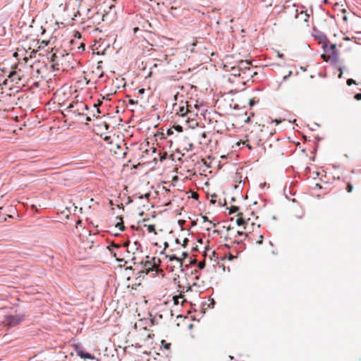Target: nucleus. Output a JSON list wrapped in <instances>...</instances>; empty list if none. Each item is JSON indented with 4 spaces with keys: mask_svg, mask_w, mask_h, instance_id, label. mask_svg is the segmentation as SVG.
<instances>
[{
    "mask_svg": "<svg viewBox=\"0 0 361 361\" xmlns=\"http://www.w3.org/2000/svg\"><path fill=\"white\" fill-rule=\"evenodd\" d=\"M198 272H190V278L192 280V283H185V281H181L180 279V276H178L177 278H174L173 281L178 286V291L185 292L188 291L190 289L191 286H197L199 288H205L207 284L206 281L202 279L200 275H197Z\"/></svg>",
    "mask_w": 361,
    "mask_h": 361,
    "instance_id": "1",
    "label": "nucleus"
},
{
    "mask_svg": "<svg viewBox=\"0 0 361 361\" xmlns=\"http://www.w3.org/2000/svg\"><path fill=\"white\" fill-rule=\"evenodd\" d=\"M72 58V55L66 53L65 50H56L50 56V61L53 63L52 66H63L66 61Z\"/></svg>",
    "mask_w": 361,
    "mask_h": 361,
    "instance_id": "2",
    "label": "nucleus"
},
{
    "mask_svg": "<svg viewBox=\"0 0 361 361\" xmlns=\"http://www.w3.org/2000/svg\"><path fill=\"white\" fill-rule=\"evenodd\" d=\"M149 272H131L130 276H127L128 286H137L142 283L145 279L143 274H147Z\"/></svg>",
    "mask_w": 361,
    "mask_h": 361,
    "instance_id": "3",
    "label": "nucleus"
},
{
    "mask_svg": "<svg viewBox=\"0 0 361 361\" xmlns=\"http://www.w3.org/2000/svg\"><path fill=\"white\" fill-rule=\"evenodd\" d=\"M23 319L24 316L23 314L10 315L5 317L3 323L4 326L11 328L20 324Z\"/></svg>",
    "mask_w": 361,
    "mask_h": 361,
    "instance_id": "4",
    "label": "nucleus"
},
{
    "mask_svg": "<svg viewBox=\"0 0 361 361\" xmlns=\"http://www.w3.org/2000/svg\"><path fill=\"white\" fill-rule=\"evenodd\" d=\"M148 321L147 319H140L137 322L134 324L135 330L140 331L141 330L147 331V324Z\"/></svg>",
    "mask_w": 361,
    "mask_h": 361,
    "instance_id": "5",
    "label": "nucleus"
},
{
    "mask_svg": "<svg viewBox=\"0 0 361 361\" xmlns=\"http://www.w3.org/2000/svg\"><path fill=\"white\" fill-rule=\"evenodd\" d=\"M77 355L81 358L94 360V356L88 353H85L81 349L76 350Z\"/></svg>",
    "mask_w": 361,
    "mask_h": 361,
    "instance_id": "6",
    "label": "nucleus"
},
{
    "mask_svg": "<svg viewBox=\"0 0 361 361\" xmlns=\"http://www.w3.org/2000/svg\"><path fill=\"white\" fill-rule=\"evenodd\" d=\"M183 292H180L179 295H175L173 297V303L175 305H178L180 303L179 300H181L180 304L183 305L186 300L184 298V295L182 294Z\"/></svg>",
    "mask_w": 361,
    "mask_h": 361,
    "instance_id": "7",
    "label": "nucleus"
},
{
    "mask_svg": "<svg viewBox=\"0 0 361 361\" xmlns=\"http://www.w3.org/2000/svg\"><path fill=\"white\" fill-rule=\"evenodd\" d=\"M177 111V114L180 115L181 117H185L190 112L188 109H185V106H178V109H176Z\"/></svg>",
    "mask_w": 361,
    "mask_h": 361,
    "instance_id": "8",
    "label": "nucleus"
},
{
    "mask_svg": "<svg viewBox=\"0 0 361 361\" xmlns=\"http://www.w3.org/2000/svg\"><path fill=\"white\" fill-rule=\"evenodd\" d=\"M102 102H98V103L94 104L93 105V108L96 110L97 114H100V110L99 109V106H101Z\"/></svg>",
    "mask_w": 361,
    "mask_h": 361,
    "instance_id": "9",
    "label": "nucleus"
},
{
    "mask_svg": "<svg viewBox=\"0 0 361 361\" xmlns=\"http://www.w3.org/2000/svg\"><path fill=\"white\" fill-rule=\"evenodd\" d=\"M238 209H239L238 207H237V206H231V208H230L229 213L230 214H233V213L236 212L237 211H238Z\"/></svg>",
    "mask_w": 361,
    "mask_h": 361,
    "instance_id": "10",
    "label": "nucleus"
},
{
    "mask_svg": "<svg viewBox=\"0 0 361 361\" xmlns=\"http://www.w3.org/2000/svg\"><path fill=\"white\" fill-rule=\"evenodd\" d=\"M147 231H148L149 233H151V232H154V233H156V232H155V226H154V225H152V224H151V225H148V226H147Z\"/></svg>",
    "mask_w": 361,
    "mask_h": 361,
    "instance_id": "11",
    "label": "nucleus"
},
{
    "mask_svg": "<svg viewBox=\"0 0 361 361\" xmlns=\"http://www.w3.org/2000/svg\"><path fill=\"white\" fill-rule=\"evenodd\" d=\"M245 223V221L244 219L242 218V217H240V218H238L236 219V224L238 225V226H241V225H243Z\"/></svg>",
    "mask_w": 361,
    "mask_h": 361,
    "instance_id": "12",
    "label": "nucleus"
},
{
    "mask_svg": "<svg viewBox=\"0 0 361 361\" xmlns=\"http://www.w3.org/2000/svg\"><path fill=\"white\" fill-rule=\"evenodd\" d=\"M116 226L118 227L120 231H123L125 228L123 223L122 221L121 223H117Z\"/></svg>",
    "mask_w": 361,
    "mask_h": 361,
    "instance_id": "13",
    "label": "nucleus"
},
{
    "mask_svg": "<svg viewBox=\"0 0 361 361\" xmlns=\"http://www.w3.org/2000/svg\"><path fill=\"white\" fill-rule=\"evenodd\" d=\"M353 84H355V81L353 79L350 78L347 80L348 85L350 86V85H352Z\"/></svg>",
    "mask_w": 361,
    "mask_h": 361,
    "instance_id": "14",
    "label": "nucleus"
},
{
    "mask_svg": "<svg viewBox=\"0 0 361 361\" xmlns=\"http://www.w3.org/2000/svg\"><path fill=\"white\" fill-rule=\"evenodd\" d=\"M353 189V185H351L350 183H348V185H347V190H348V192H352Z\"/></svg>",
    "mask_w": 361,
    "mask_h": 361,
    "instance_id": "15",
    "label": "nucleus"
},
{
    "mask_svg": "<svg viewBox=\"0 0 361 361\" xmlns=\"http://www.w3.org/2000/svg\"><path fill=\"white\" fill-rule=\"evenodd\" d=\"M330 49L331 50V53L334 54L336 52V45L335 44H331Z\"/></svg>",
    "mask_w": 361,
    "mask_h": 361,
    "instance_id": "16",
    "label": "nucleus"
},
{
    "mask_svg": "<svg viewBox=\"0 0 361 361\" xmlns=\"http://www.w3.org/2000/svg\"><path fill=\"white\" fill-rule=\"evenodd\" d=\"M355 99L356 100H361V93H357L355 95Z\"/></svg>",
    "mask_w": 361,
    "mask_h": 361,
    "instance_id": "17",
    "label": "nucleus"
},
{
    "mask_svg": "<svg viewBox=\"0 0 361 361\" xmlns=\"http://www.w3.org/2000/svg\"><path fill=\"white\" fill-rule=\"evenodd\" d=\"M249 64L250 63L248 62H247V61H245V62L243 61V62L240 63V67L246 68V67L244 66V65H249Z\"/></svg>",
    "mask_w": 361,
    "mask_h": 361,
    "instance_id": "18",
    "label": "nucleus"
},
{
    "mask_svg": "<svg viewBox=\"0 0 361 361\" xmlns=\"http://www.w3.org/2000/svg\"><path fill=\"white\" fill-rule=\"evenodd\" d=\"M188 242V238H185V239H184V240H183V243L182 246H183V247H186V245H187Z\"/></svg>",
    "mask_w": 361,
    "mask_h": 361,
    "instance_id": "19",
    "label": "nucleus"
},
{
    "mask_svg": "<svg viewBox=\"0 0 361 361\" xmlns=\"http://www.w3.org/2000/svg\"><path fill=\"white\" fill-rule=\"evenodd\" d=\"M262 240H263V236L262 235H259V240H257V243L259 244H262Z\"/></svg>",
    "mask_w": 361,
    "mask_h": 361,
    "instance_id": "20",
    "label": "nucleus"
},
{
    "mask_svg": "<svg viewBox=\"0 0 361 361\" xmlns=\"http://www.w3.org/2000/svg\"><path fill=\"white\" fill-rule=\"evenodd\" d=\"M4 32V27H2L0 26V37L3 35V33Z\"/></svg>",
    "mask_w": 361,
    "mask_h": 361,
    "instance_id": "21",
    "label": "nucleus"
},
{
    "mask_svg": "<svg viewBox=\"0 0 361 361\" xmlns=\"http://www.w3.org/2000/svg\"><path fill=\"white\" fill-rule=\"evenodd\" d=\"M182 127L180 126H176V130L179 131V132H181L182 131Z\"/></svg>",
    "mask_w": 361,
    "mask_h": 361,
    "instance_id": "22",
    "label": "nucleus"
},
{
    "mask_svg": "<svg viewBox=\"0 0 361 361\" xmlns=\"http://www.w3.org/2000/svg\"><path fill=\"white\" fill-rule=\"evenodd\" d=\"M300 15L304 16L305 17V20L307 21V18H308L309 16L307 13H303L301 12Z\"/></svg>",
    "mask_w": 361,
    "mask_h": 361,
    "instance_id": "23",
    "label": "nucleus"
},
{
    "mask_svg": "<svg viewBox=\"0 0 361 361\" xmlns=\"http://www.w3.org/2000/svg\"><path fill=\"white\" fill-rule=\"evenodd\" d=\"M338 70H339V71H340V72H341V73H340V75H339V76H338V77H339V78H341L342 74H343L342 68H341V67H340V68H338Z\"/></svg>",
    "mask_w": 361,
    "mask_h": 361,
    "instance_id": "24",
    "label": "nucleus"
},
{
    "mask_svg": "<svg viewBox=\"0 0 361 361\" xmlns=\"http://www.w3.org/2000/svg\"><path fill=\"white\" fill-rule=\"evenodd\" d=\"M272 123H276V124H279V123H281V121L275 119L272 121Z\"/></svg>",
    "mask_w": 361,
    "mask_h": 361,
    "instance_id": "25",
    "label": "nucleus"
},
{
    "mask_svg": "<svg viewBox=\"0 0 361 361\" xmlns=\"http://www.w3.org/2000/svg\"><path fill=\"white\" fill-rule=\"evenodd\" d=\"M48 43H49V42H47V41H44V40H43V41L42 42V44H44L45 46H47V45L48 44Z\"/></svg>",
    "mask_w": 361,
    "mask_h": 361,
    "instance_id": "26",
    "label": "nucleus"
},
{
    "mask_svg": "<svg viewBox=\"0 0 361 361\" xmlns=\"http://www.w3.org/2000/svg\"><path fill=\"white\" fill-rule=\"evenodd\" d=\"M277 56H278V57H279V58H283V54H280L279 52H278V53H277Z\"/></svg>",
    "mask_w": 361,
    "mask_h": 361,
    "instance_id": "27",
    "label": "nucleus"
},
{
    "mask_svg": "<svg viewBox=\"0 0 361 361\" xmlns=\"http://www.w3.org/2000/svg\"><path fill=\"white\" fill-rule=\"evenodd\" d=\"M173 259H177V260H179V259H178V258H177V257H175V256H173V257H170V259H171V260H173Z\"/></svg>",
    "mask_w": 361,
    "mask_h": 361,
    "instance_id": "28",
    "label": "nucleus"
},
{
    "mask_svg": "<svg viewBox=\"0 0 361 361\" xmlns=\"http://www.w3.org/2000/svg\"><path fill=\"white\" fill-rule=\"evenodd\" d=\"M164 248H166V247H169V244H168V243H167V242H165V243H164Z\"/></svg>",
    "mask_w": 361,
    "mask_h": 361,
    "instance_id": "29",
    "label": "nucleus"
},
{
    "mask_svg": "<svg viewBox=\"0 0 361 361\" xmlns=\"http://www.w3.org/2000/svg\"><path fill=\"white\" fill-rule=\"evenodd\" d=\"M323 47H324V50L326 51H328V50H327V45L326 44L324 45Z\"/></svg>",
    "mask_w": 361,
    "mask_h": 361,
    "instance_id": "30",
    "label": "nucleus"
},
{
    "mask_svg": "<svg viewBox=\"0 0 361 361\" xmlns=\"http://www.w3.org/2000/svg\"><path fill=\"white\" fill-rule=\"evenodd\" d=\"M15 74H16V72H14V71H13V72H11V73H10V75H9V77L11 78V77H12V75H15Z\"/></svg>",
    "mask_w": 361,
    "mask_h": 361,
    "instance_id": "31",
    "label": "nucleus"
},
{
    "mask_svg": "<svg viewBox=\"0 0 361 361\" xmlns=\"http://www.w3.org/2000/svg\"><path fill=\"white\" fill-rule=\"evenodd\" d=\"M175 242H176V244H180V240L178 238L176 239Z\"/></svg>",
    "mask_w": 361,
    "mask_h": 361,
    "instance_id": "32",
    "label": "nucleus"
},
{
    "mask_svg": "<svg viewBox=\"0 0 361 361\" xmlns=\"http://www.w3.org/2000/svg\"><path fill=\"white\" fill-rule=\"evenodd\" d=\"M128 270H132V267H126V271H128Z\"/></svg>",
    "mask_w": 361,
    "mask_h": 361,
    "instance_id": "33",
    "label": "nucleus"
},
{
    "mask_svg": "<svg viewBox=\"0 0 361 361\" xmlns=\"http://www.w3.org/2000/svg\"><path fill=\"white\" fill-rule=\"evenodd\" d=\"M144 91H145V90H144V89H140V90H139V92H140V93H141V94H142V93L144 92Z\"/></svg>",
    "mask_w": 361,
    "mask_h": 361,
    "instance_id": "34",
    "label": "nucleus"
},
{
    "mask_svg": "<svg viewBox=\"0 0 361 361\" xmlns=\"http://www.w3.org/2000/svg\"><path fill=\"white\" fill-rule=\"evenodd\" d=\"M86 121H91V118H90V116H87V117L86 118Z\"/></svg>",
    "mask_w": 361,
    "mask_h": 361,
    "instance_id": "35",
    "label": "nucleus"
},
{
    "mask_svg": "<svg viewBox=\"0 0 361 361\" xmlns=\"http://www.w3.org/2000/svg\"><path fill=\"white\" fill-rule=\"evenodd\" d=\"M238 234L239 235H242L243 234V232H242V231H238Z\"/></svg>",
    "mask_w": 361,
    "mask_h": 361,
    "instance_id": "36",
    "label": "nucleus"
},
{
    "mask_svg": "<svg viewBox=\"0 0 361 361\" xmlns=\"http://www.w3.org/2000/svg\"><path fill=\"white\" fill-rule=\"evenodd\" d=\"M214 233H217V234H219V233H220L219 231H218V230H214Z\"/></svg>",
    "mask_w": 361,
    "mask_h": 361,
    "instance_id": "37",
    "label": "nucleus"
},
{
    "mask_svg": "<svg viewBox=\"0 0 361 361\" xmlns=\"http://www.w3.org/2000/svg\"><path fill=\"white\" fill-rule=\"evenodd\" d=\"M183 256L185 257L188 256V254L186 252H183Z\"/></svg>",
    "mask_w": 361,
    "mask_h": 361,
    "instance_id": "38",
    "label": "nucleus"
},
{
    "mask_svg": "<svg viewBox=\"0 0 361 361\" xmlns=\"http://www.w3.org/2000/svg\"><path fill=\"white\" fill-rule=\"evenodd\" d=\"M82 105H83L85 109H86V110L88 109V106L87 105H84V104H82Z\"/></svg>",
    "mask_w": 361,
    "mask_h": 361,
    "instance_id": "39",
    "label": "nucleus"
},
{
    "mask_svg": "<svg viewBox=\"0 0 361 361\" xmlns=\"http://www.w3.org/2000/svg\"><path fill=\"white\" fill-rule=\"evenodd\" d=\"M169 346H170V343H169V344L166 345H165V348L168 349V348H169Z\"/></svg>",
    "mask_w": 361,
    "mask_h": 361,
    "instance_id": "40",
    "label": "nucleus"
},
{
    "mask_svg": "<svg viewBox=\"0 0 361 361\" xmlns=\"http://www.w3.org/2000/svg\"><path fill=\"white\" fill-rule=\"evenodd\" d=\"M203 219H204V221H207L208 220L207 216H203Z\"/></svg>",
    "mask_w": 361,
    "mask_h": 361,
    "instance_id": "41",
    "label": "nucleus"
},
{
    "mask_svg": "<svg viewBox=\"0 0 361 361\" xmlns=\"http://www.w3.org/2000/svg\"><path fill=\"white\" fill-rule=\"evenodd\" d=\"M167 133H168L169 135L172 133L171 130H169Z\"/></svg>",
    "mask_w": 361,
    "mask_h": 361,
    "instance_id": "42",
    "label": "nucleus"
},
{
    "mask_svg": "<svg viewBox=\"0 0 361 361\" xmlns=\"http://www.w3.org/2000/svg\"><path fill=\"white\" fill-rule=\"evenodd\" d=\"M129 102H130V104H134V102L132 99H130Z\"/></svg>",
    "mask_w": 361,
    "mask_h": 361,
    "instance_id": "43",
    "label": "nucleus"
},
{
    "mask_svg": "<svg viewBox=\"0 0 361 361\" xmlns=\"http://www.w3.org/2000/svg\"><path fill=\"white\" fill-rule=\"evenodd\" d=\"M145 271H153V269H145Z\"/></svg>",
    "mask_w": 361,
    "mask_h": 361,
    "instance_id": "44",
    "label": "nucleus"
},
{
    "mask_svg": "<svg viewBox=\"0 0 361 361\" xmlns=\"http://www.w3.org/2000/svg\"><path fill=\"white\" fill-rule=\"evenodd\" d=\"M230 229H231V227H230V226H228V227L227 228V230L228 231V230H230Z\"/></svg>",
    "mask_w": 361,
    "mask_h": 361,
    "instance_id": "45",
    "label": "nucleus"
},
{
    "mask_svg": "<svg viewBox=\"0 0 361 361\" xmlns=\"http://www.w3.org/2000/svg\"><path fill=\"white\" fill-rule=\"evenodd\" d=\"M93 116L94 117H97L98 116L95 115L94 114H93Z\"/></svg>",
    "mask_w": 361,
    "mask_h": 361,
    "instance_id": "46",
    "label": "nucleus"
},
{
    "mask_svg": "<svg viewBox=\"0 0 361 361\" xmlns=\"http://www.w3.org/2000/svg\"><path fill=\"white\" fill-rule=\"evenodd\" d=\"M147 338H149V337H150V335H149V334H147Z\"/></svg>",
    "mask_w": 361,
    "mask_h": 361,
    "instance_id": "47",
    "label": "nucleus"
}]
</instances>
